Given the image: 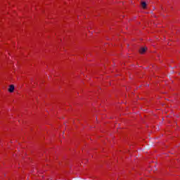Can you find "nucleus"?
<instances>
[{"label":"nucleus","instance_id":"f257e3e1","mask_svg":"<svg viewBox=\"0 0 180 180\" xmlns=\"http://www.w3.org/2000/svg\"><path fill=\"white\" fill-rule=\"evenodd\" d=\"M8 91L10 92V94H13V92L15 91V86L13 84L10 85Z\"/></svg>","mask_w":180,"mask_h":180},{"label":"nucleus","instance_id":"f03ea898","mask_svg":"<svg viewBox=\"0 0 180 180\" xmlns=\"http://www.w3.org/2000/svg\"><path fill=\"white\" fill-rule=\"evenodd\" d=\"M147 51V47H142L139 49L140 54H144Z\"/></svg>","mask_w":180,"mask_h":180},{"label":"nucleus","instance_id":"7ed1b4c3","mask_svg":"<svg viewBox=\"0 0 180 180\" xmlns=\"http://www.w3.org/2000/svg\"><path fill=\"white\" fill-rule=\"evenodd\" d=\"M141 6H142L143 9H146V8H147V3H146V1H143L141 3Z\"/></svg>","mask_w":180,"mask_h":180}]
</instances>
